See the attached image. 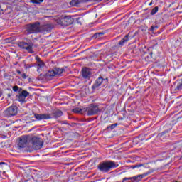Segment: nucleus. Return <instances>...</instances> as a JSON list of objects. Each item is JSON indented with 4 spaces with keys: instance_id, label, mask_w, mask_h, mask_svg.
I'll use <instances>...</instances> for the list:
<instances>
[{
    "instance_id": "nucleus-1",
    "label": "nucleus",
    "mask_w": 182,
    "mask_h": 182,
    "mask_svg": "<svg viewBox=\"0 0 182 182\" xmlns=\"http://www.w3.org/2000/svg\"><path fill=\"white\" fill-rule=\"evenodd\" d=\"M116 167H119V165L112 161L100 162L97 166V168L101 173H109L112 168H116Z\"/></svg>"
},
{
    "instance_id": "nucleus-2",
    "label": "nucleus",
    "mask_w": 182,
    "mask_h": 182,
    "mask_svg": "<svg viewBox=\"0 0 182 182\" xmlns=\"http://www.w3.org/2000/svg\"><path fill=\"white\" fill-rule=\"evenodd\" d=\"M25 33L27 35L32 33H41V23L36 21L33 23H28L24 26Z\"/></svg>"
},
{
    "instance_id": "nucleus-3",
    "label": "nucleus",
    "mask_w": 182,
    "mask_h": 182,
    "mask_svg": "<svg viewBox=\"0 0 182 182\" xmlns=\"http://www.w3.org/2000/svg\"><path fill=\"white\" fill-rule=\"evenodd\" d=\"M73 18L70 16H62L60 18H57L55 20L56 23L61 26H69V25H72V23H73Z\"/></svg>"
},
{
    "instance_id": "nucleus-4",
    "label": "nucleus",
    "mask_w": 182,
    "mask_h": 182,
    "mask_svg": "<svg viewBox=\"0 0 182 182\" xmlns=\"http://www.w3.org/2000/svg\"><path fill=\"white\" fill-rule=\"evenodd\" d=\"M31 141V136H22L19 138L18 143V149H25V147H30Z\"/></svg>"
},
{
    "instance_id": "nucleus-5",
    "label": "nucleus",
    "mask_w": 182,
    "mask_h": 182,
    "mask_svg": "<svg viewBox=\"0 0 182 182\" xmlns=\"http://www.w3.org/2000/svg\"><path fill=\"white\" fill-rule=\"evenodd\" d=\"M65 69L63 68H55L51 70H49L46 75L45 77L48 80H50L52 77H54V76H57V75H62L63 73V71Z\"/></svg>"
},
{
    "instance_id": "nucleus-6",
    "label": "nucleus",
    "mask_w": 182,
    "mask_h": 182,
    "mask_svg": "<svg viewBox=\"0 0 182 182\" xmlns=\"http://www.w3.org/2000/svg\"><path fill=\"white\" fill-rule=\"evenodd\" d=\"M31 144H32L34 150H41L43 146V140L36 136L31 137Z\"/></svg>"
},
{
    "instance_id": "nucleus-7",
    "label": "nucleus",
    "mask_w": 182,
    "mask_h": 182,
    "mask_svg": "<svg viewBox=\"0 0 182 182\" xmlns=\"http://www.w3.org/2000/svg\"><path fill=\"white\" fill-rule=\"evenodd\" d=\"M85 110L87 112V116H95V114L100 113L99 106L95 105L94 104L90 105L87 107L85 108Z\"/></svg>"
},
{
    "instance_id": "nucleus-8",
    "label": "nucleus",
    "mask_w": 182,
    "mask_h": 182,
    "mask_svg": "<svg viewBox=\"0 0 182 182\" xmlns=\"http://www.w3.org/2000/svg\"><path fill=\"white\" fill-rule=\"evenodd\" d=\"M4 114L6 117H14L18 114V107L12 105L4 111Z\"/></svg>"
},
{
    "instance_id": "nucleus-9",
    "label": "nucleus",
    "mask_w": 182,
    "mask_h": 182,
    "mask_svg": "<svg viewBox=\"0 0 182 182\" xmlns=\"http://www.w3.org/2000/svg\"><path fill=\"white\" fill-rule=\"evenodd\" d=\"M18 45L21 49H26L28 53H33V50L32 49V48H33V43H32V42L26 43L22 41L19 42Z\"/></svg>"
},
{
    "instance_id": "nucleus-10",
    "label": "nucleus",
    "mask_w": 182,
    "mask_h": 182,
    "mask_svg": "<svg viewBox=\"0 0 182 182\" xmlns=\"http://www.w3.org/2000/svg\"><path fill=\"white\" fill-rule=\"evenodd\" d=\"M103 81L109 82V79H107V78L103 79V77H102V76L99 77L95 80L93 85L92 86V90H96V89H97V87H100V86H102V83H103Z\"/></svg>"
},
{
    "instance_id": "nucleus-11",
    "label": "nucleus",
    "mask_w": 182,
    "mask_h": 182,
    "mask_svg": "<svg viewBox=\"0 0 182 182\" xmlns=\"http://www.w3.org/2000/svg\"><path fill=\"white\" fill-rule=\"evenodd\" d=\"M29 95V92L26 90H21V92H19L18 95H16V97L18 100V102H25V99L28 97V95Z\"/></svg>"
},
{
    "instance_id": "nucleus-12",
    "label": "nucleus",
    "mask_w": 182,
    "mask_h": 182,
    "mask_svg": "<svg viewBox=\"0 0 182 182\" xmlns=\"http://www.w3.org/2000/svg\"><path fill=\"white\" fill-rule=\"evenodd\" d=\"M88 1H90L91 2H100L102 0H72L70 2V5H72V6H79L80 4H83V2H88Z\"/></svg>"
},
{
    "instance_id": "nucleus-13",
    "label": "nucleus",
    "mask_w": 182,
    "mask_h": 182,
    "mask_svg": "<svg viewBox=\"0 0 182 182\" xmlns=\"http://www.w3.org/2000/svg\"><path fill=\"white\" fill-rule=\"evenodd\" d=\"M81 75L83 79L89 80L92 76V71H90L89 68H84L82 69Z\"/></svg>"
},
{
    "instance_id": "nucleus-14",
    "label": "nucleus",
    "mask_w": 182,
    "mask_h": 182,
    "mask_svg": "<svg viewBox=\"0 0 182 182\" xmlns=\"http://www.w3.org/2000/svg\"><path fill=\"white\" fill-rule=\"evenodd\" d=\"M53 29L52 24H45L40 26V33H45V32H50Z\"/></svg>"
},
{
    "instance_id": "nucleus-15",
    "label": "nucleus",
    "mask_w": 182,
    "mask_h": 182,
    "mask_svg": "<svg viewBox=\"0 0 182 182\" xmlns=\"http://www.w3.org/2000/svg\"><path fill=\"white\" fill-rule=\"evenodd\" d=\"M34 117L36 120H48V119H51L49 114H36L34 113Z\"/></svg>"
},
{
    "instance_id": "nucleus-16",
    "label": "nucleus",
    "mask_w": 182,
    "mask_h": 182,
    "mask_svg": "<svg viewBox=\"0 0 182 182\" xmlns=\"http://www.w3.org/2000/svg\"><path fill=\"white\" fill-rule=\"evenodd\" d=\"M53 117L55 119H58V117H60L63 116V112L60 109H55L53 112Z\"/></svg>"
},
{
    "instance_id": "nucleus-17",
    "label": "nucleus",
    "mask_w": 182,
    "mask_h": 182,
    "mask_svg": "<svg viewBox=\"0 0 182 182\" xmlns=\"http://www.w3.org/2000/svg\"><path fill=\"white\" fill-rule=\"evenodd\" d=\"M126 42H129V34H127L121 41H119L118 45L122 48Z\"/></svg>"
},
{
    "instance_id": "nucleus-18",
    "label": "nucleus",
    "mask_w": 182,
    "mask_h": 182,
    "mask_svg": "<svg viewBox=\"0 0 182 182\" xmlns=\"http://www.w3.org/2000/svg\"><path fill=\"white\" fill-rule=\"evenodd\" d=\"M176 87L175 88V92L177 93L182 90V80H178L176 82Z\"/></svg>"
},
{
    "instance_id": "nucleus-19",
    "label": "nucleus",
    "mask_w": 182,
    "mask_h": 182,
    "mask_svg": "<svg viewBox=\"0 0 182 182\" xmlns=\"http://www.w3.org/2000/svg\"><path fill=\"white\" fill-rule=\"evenodd\" d=\"M36 60L38 62V68H43V66H45V63H43V61L41 60V58H39V56L36 57Z\"/></svg>"
},
{
    "instance_id": "nucleus-20",
    "label": "nucleus",
    "mask_w": 182,
    "mask_h": 182,
    "mask_svg": "<svg viewBox=\"0 0 182 182\" xmlns=\"http://www.w3.org/2000/svg\"><path fill=\"white\" fill-rule=\"evenodd\" d=\"M117 127V123L111 124L107 127V130H113V129H116Z\"/></svg>"
},
{
    "instance_id": "nucleus-21",
    "label": "nucleus",
    "mask_w": 182,
    "mask_h": 182,
    "mask_svg": "<svg viewBox=\"0 0 182 182\" xmlns=\"http://www.w3.org/2000/svg\"><path fill=\"white\" fill-rule=\"evenodd\" d=\"M159 12V7L156 6L151 11V15H156Z\"/></svg>"
},
{
    "instance_id": "nucleus-22",
    "label": "nucleus",
    "mask_w": 182,
    "mask_h": 182,
    "mask_svg": "<svg viewBox=\"0 0 182 182\" xmlns=\"http://www.w3.org/2000/svg\"><path fill=\"white\" fill-rule=\"evenodd\" d=\"M13 90L14 92H18V93H21L22 92V88H19L18 85H16L13 87Z\"/></svg>"
},
{
    "instance_id": "nucleus-23",
    "label": "nucleus",
    "mask_w": 182,
    "mask_h": 182,
    "mask_svg": "<svg viewBox=\"0 0 182 182\" xmlns=\"http://www.w3.org/2000/svg\"><path fill=\"white\" fill-rule=\"evenodd\" d=\"M31 2H32V4H42V2H43V0H31Z\"/></svg>"
},
{
    "instance_id": "nucleus-24",
    "label": "nucleus",
    "mask_w": 182,
    "mask_h": 182,
    "mask_svg": "<svg viewBox=\"0 0 182 182\" xmlns=\"http://www.w3.org/2000/svg\"><path fill=\"white\" fill-rule=\"evenodd\" d=\"M103 35H105V33L103 32H100V33H97L95 34V38H100V36H103Z\"/></svg>"
},
{
    "instance_id": "nucleus-25",
    "label": "nucleus",
    "mask_w": 182,
    "mask_h": 182,
    "mask_svg": "<svg viewBox=\"0 0 182 182\" xmlns=\"http://www.w3.org/2000/svg\"><path fill=\"white\" fill-rule=\"evenodd\" d=\"M73 113H82V109L77 107L73 109Z\"/></svg>"
},
{
    "instance_id": "nucleus-26",
    "label": "nucleus",
    "mask_w": 182,
    "mask_h": 182,
    "mask_svg": "<svg viewBox=\"0 0 182 182\" xmlns=\"http://www.w3.org/2000/svg\"><path fill=\"white\" fill-rule=\"evenodd\" d=\"M166 133H168V129L162 132L161 134H159L158 136H159V137H161L162 136H164V134H166Z\"/></svg>"
},
{
    "instance_id": "nucleus-27",
    "label": "nucleus",
    "mask_w": 182,
    "mask_h": 182,
    "mask_svg": "<svg viewBox=\"0 0 182 182\" xmlns=\"http://www.w3.org/2000/svg\"><path fill=\"white\" fill-rule=\"evenodd\" d=\"M32 66H33V65H32V64H26L24 65V68H25V69H29V68H32Z\"/></svg>"
},
{
    "instance_id": "nucleus-28",
    "label": "nucleus",
    "mask_w": 182,
    "mask_h": 182,
    "mask_svg": "<svg viewBox=\"0 0 182 182\" xmlns=\"http://www.w3.org/2000/svg\"><path fill=\"white\" fill-rule=\"evenodd\" d=\"M141 166H143V165L140 164V165L131 166V168H133V169L139 168V167H141Z\"/></svg>"
},
{
    "instance_id": "nucleus-29",
    "label": "nucleus",
    "mask_w": 182,
    "mask_h": 182,
    "mask_svg": "<svg viewBox=\"0 0 182 182\" xmlns=\"http://www.w3.org/2000/svg\"><path fill=\"white\" fill-rule=\"evenodd\" d=\"M156 28H157V26H152L151 27L150 31H151V32H153V31H154V29H156Z\"/></svg>"
},
{
    "instance_id": "nucleus-30",
    "label": "nucleus",
    "mask_w": 182,
    "mask_h": 182,
    "mask_svg": "<svg viewBox=\"0 0 182 182\" xmlns=\"http://www.w3.org/2000/svg\"><path fill=\"white\" fill-rule=\"evenodd\" d=\"M21 76H22L23 79H26V74L23 73V74H22Z\"/></svg>"
},
{
    "instance_id": "nucleus-31",
    "label": "nucleus",
    "mask_w": 182,
    "mask_h": 182,
    "mask_svg": "<svg viewBox=\"0 0 182 182\" xmlns=\"http://www.w3.org/2000/svg\"><path fill=\"white\" fill-rule=\"evenodd\" d=\"M0 166H6V163H5V162H0Z\"/></svg>"
},
{
    "instance_id": "nucleus-32",
    "label": "nucleus",
    "mask_w": 182,
    "mask_h": 182,
    "mask_svg": "<svg viewBox=\"0 0 182 182\" xmlns=\"http://www.w3.org/2000/svg\"><path fill=\"white\" fill-rule=\"evenodd\" d=\"M149 55H150L151 58H153V51H151Z\"/></svg>"
},
{
    "instance_id": "nucleus-33",
    "label": "nucleus",
    "mask_w": 182,
    "mask_h": 182,
    "mask_svg": "<svg viewBox=\"0 0 182 182\" xmlns=\"http://www.w3.org/2000/svg\"><path fill=\"white\" fill-rule=\"evenodd\" d=\"M149 6H151V5H153V1H151L149 4Z\"/></svg>"
},
{
    "instance_id": "nucleus-34",
    "label": "nucleus",
    "mask_w": 182,
    "mask_h": 182,
    "mask_svg": "<svg viewBox=\"0 0 182 182\" xmlns=\"http://www.w3.org/2000/svg\"><path fill=\"white\" fill-rule=\"evenodd\" d=\"M17 73H18V75H21V70H17Z\"/></svg>"
},
{
    "instance_id": "nucleus-35",
    "label": "nucleus",
    "mask_w": 182,
    "mask_h": 182,
    "mask_svg": "<svg viewBox=\"0 0 182 182\" xmlns=\"http://www.w3.org/2000/svg\"><path fill=\"white\" fill-rule=\"evenodd\" d=\"M8 96H9V97H11V94H9Z\"/></svg>"
},
{
    "instance_id": "nucleus-36",
    "label": "nucleus",
    "mask_w": 182,
    "mask_h": 182,
    "mask_svg": "<svg viewBox=\"0 0 182 182\" xmlns=\"http://www.w3.org/2000/svg\"><path fill=\"white\" fill-rule=\"evenodd\" d=\"M1 92H0V97H1Z\"/></svg>"
}]
</instances>
